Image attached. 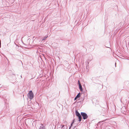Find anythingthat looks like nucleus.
<instances>
[{"label": "nucleus", "mask_w": 129, "mask_h": 129, "mask_svg": "<svg viewBox=\"0 0 129 129\" xmlns=\"http://www.w3.org/2000/svg\"><path fill=\"white\" fill-rule=\"evenodd\" d=\"M33 95L34 94L32 91L30 90L27 94V96L31 100L33 98Z\"/></svg>", "instance_id": "nucleus-1"}, {"label": "nucleus", "mask_w": 129, "mask_h": 129, "mask_svg": "<svg viewBox=\"0 0 129 129\" xmlns=\"http://www.w3.org/2000/svg\"><path fill=\"white\" fill-rule=\"evenodd\" d=\"M78 118L79 119V121L80 122L81 121L82 119V117L81 115L80 116H78Z\"/></svg>", "instance_id": "nucleus-9"}, {"label": "nucleus", "mask_w": 129, "mask_h": 129, "mask_svg": "<svg viewBox=\"0 0 129 129\" xmlns=\"http://www.w3.org/2000/svg\"><path fill=\"white\" fill-rule=\"evenodd\" d=\"M79 88L80 91L82 92L83 91V90L82 88V86L81 84H80L79 85Z\"/></svg>", "instance_id": "nucleus-8"}, {"label": "nucleus", "mask_w": 129, "mask_h": 129, "mask_svg": "<svg viewBox=\"0 0 129 129\" xmlns=\"http://www.w3.org/2000/svg\"><path fill=\"white\" fill-rule=\"evenodd\" d=\"M116 63H115V66L116 67Z\"/></svg>", "instance_id": "nucleus-16"}, {"label": "nucleus", "mask_w": 129, "mask_h": 129, "mask_svg": "<svg viewBox=\"0 0 129 129\" xmlns=\"http://www.w3.org/2000/svg\"><path fill=\"white\" fill-rule=\"evenodd\" d=\"M85 64L86 65V68L87 69L88 68L89 62L86 61L85 62Z\"/></svg>", "instance_id": "nucleus-4"}, {"label": "nucleus", "mask_w": 129, "mask_h": 129, "mask_svg": "<svg viewBox=\"0 0 129 129\" xmlns=\"http://www.w3.org/2000/svg\"><path fill=\"white\" fill-rule=\"evenodd\" d=\"M64 126V125H62V126H61V128H62Z\"/></svg>", "instance_id": "nucleus-14"}, {"label": "nucleus", "mask_w": 129, "mask_h": 129, "mask_svg": "<svg viewBox=\"0 0 129 129\" xmlns=\"http://www.w3.org/2000/svg\"><path fill=\"white\" fill-rule=\"evenodd\" d=\"M39 129H45V127L42 124H41V125L40 126Z\"/></svg>", "instance_id": "nucleus-7"}, {"label": "nucleus", "mask_w": 129, "mask_h": 129, "mask_svg": "<svg viewBox=\"0 0 129 129\" xmlns=\"http://www.w3.org/2000/svg\"><path fill=\"white\" fill-rule=\"evenodd\" d=\"M23 43V44L24 45H25V44L24 43Z\"/></svg>", "instance_id": "nucleus-17"}, {"label": "nucleus", "mask_w": 129, "mask_h": 129, "mask_svg": "<svg viewBox=\"0 0 129 129\" xmlns=\"http://www.w3.org/2000/svg\"><path fill=\"white\" fill-rule=\"evenodd\" d=\"M78 84L79 85L80 84H81L80 83V81L79 80H78Z\"/></svg>", "instance_id": "nucleus-12"}, {"label": "nucleus", "mask_w": 129, "mask_h": 129, "mask_svg": "<svg viewBox=\"0 0 129 129\" xmlns=\"http://www.w3.org/2000/svg\"><path fill=\"white\" fill-rule=\"evenodd\" d=\"M92 59H88L86 61H88L89 62Z\"/></svg>", "instance_id": "nucleus-11"}, {"label": "nucleus", "mask_w": 129, "mask_h": 129, "mask_svg": "<svg viewBox=\"0 0 129 129\" xmlns=\"http://www.w3.org/2000/svg\"><path fill=\"white\" fill-rule=\"evenodd\" d=\"M74 120H74H74H73V122H72V124H73V123H74Z\"/></svg>", "instance_id": "nucleus-13"}, {"label": "nucleus", "mask_w": 129, "mask_h": 129, "mask_svg": "<svg viewBox=\"0 0 129 129\" xmlns=\"http://www.w3.org/2000/svg\"><path fill=\"white\" fill-rule=\"evenodd\" d=\"M126 109L125 107H122L121 109V111L123 112V113L124 114L125 111H126Z\"/></svg>", "instance_id": "nucleus-3"}, {"label": "nucleus", "mask_w": 129, "mask_h": 129, "mask_svg": "<svg viewBox=\"0 0 129 129\" xmlns=\"http://www.w3.org/2000/svg\"><path fill=\"white\" fill-rule=\"evenodd\" d=\"M72 124H72V123L71 124V126H72Z\"/></svg>", "instance_id": "nucleus-15"}, {"label": "nucleus", "mask_w": 129, "mask_h": 129, "mask_svg": "<svg viewBox=\"0 0 129 129\" xmlns=\"http://www.w3.org/2000/svg\"><path fill=\"white\" fill-rule=\"evenodd\" d=\"M47 37H48V36H47V37H44V38L42 39V41H43L45 40H46V39L47 38Z\"/></svg>", "instance_id": "nucleus-10"}, {"label": "nucleus", "mask_w": 129, "mask_h": 129, "mask_svg": "<svg viewBox=\"0 0 129 129\" xmlns=\"http://www.w3.org/2000/svg\"><path fill=\"white\" fill-rule=\"evenodd\" d=\"M81 115L83 117L84 119H85L87 118L88 116L86 113L84 112H81Z\"/></svg>", "instance_id": "nucleus-2"}, {"label": "nucleus", "mask_w": 129, "mask_h": 129, "mask_svg": "<svg viewBox=\"0 0 129 129\" xmlns=\"http://www.w3.org/2000/svg\"><path fill=\"white\" fill-rule=\"evenodd\" d=\"M76 114L78 117L81 116V115L79 113L77 110L76 111Z\"/></svg>", "instance_id": "nucleus-6"}, {"label": "nucleus", "mask_w": 129, "mask_h": 129, "mask_svg": "<svg viewBox=\"0 0 129 129\" xmlns=\"http://www.w3.org/2000/svg\"><path fill=\"white\" fill-rule=\"evenodd\" d=\"M80 93H79L76 96L75 98L74 99V100H76L78 98H79L80 97Z\"/></svg>", "instance_id": "nucleus-5"}]
</instances>
